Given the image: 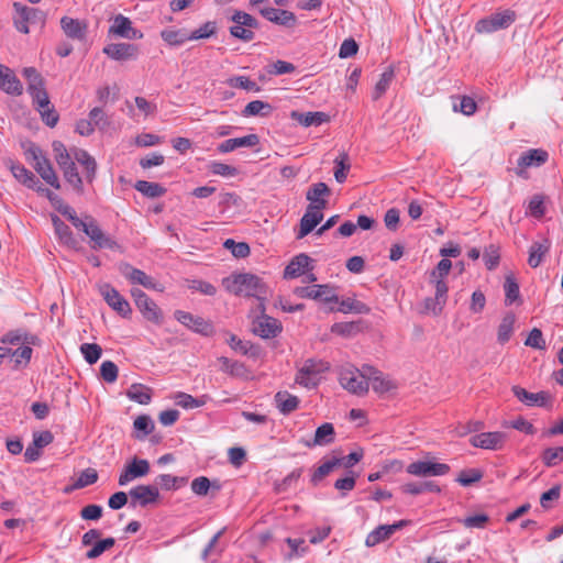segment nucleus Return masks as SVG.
<instances>
[{"label":"nucleus","instance_id":"f257e3e1","mask_svg":"<svg viewBox=\"0 0 563 563\" xmlns=\"http://www.w3.org/2000/svg\"><path fill=\"white\" fill-rule=\"evenodd\" d=\"M225 284L227 289L236 296L255 297L260 301L258 308L265 311L264 299L267 290L258 276L250 273L238 274L227 279Z\"/></svg>","mask_w":563,"mask_h":563},{"label":"nucleus","instance_id":"f03ea898","mask_svg":"<svg viewBox=\"0 0 563 563\" xmlns=\"http://www.w3.org/2000/svg\"><path fill=\"white\" fill-rule=\"evenodd\" d=\"M341 386L356 396H365L368 393V373L365 365L360 369L353 365L343 366L339 373Z\"/></svg>","mask_w":563,"mask_h":563},{"label":"nucleus","instance_id":"7ed1b4c3","mask_svg":"<svg viewBox=\"0 0 563 563\" xmlns=\"http://www.w3.org/2000/svg\"><path fill=\"white\" fill-rule=\"evenodd\" d=\"M25 156L27 161L32 162L33 168L45 183L55 189L60 188V183L49 159L36 144L30 143L25 148Z\"/></svg>","mask_w":563,"mask_h":563},{"label":"nucleus","instance_id":"20e7f679","mask_svg":"<svg viewBox=\"0 0 563 563\" xmlns=\"http://www.w3.org/2000/svg\"><path fill=\"white\" fill-rule=\"evenodd\" d=\"M131 296L144 319L157 325L163 323L164 313L162 309L143 290L133 288L131 289Z\"/></svg>","mask_w":563,"mask_h":563},{"label":"nucleus","instance_id":"39448f33","mask_svg":"<svg viewBox=\"0 0 563 563\" xmlns=\"http://www.w3.org/2000/svg\"><path fill=\"white\" fill-rule=\"evenodd\" d=\"M233 25L230 27V34L244 42L254 38V30L258 27V22L251 14L243 11H235L231 16Z\"/></svg>","mask_w":563,"mask_h":563},{"label":"nucleus","instance_id":"423d86ee","mask_svg":"<svg viewBox=\"0 0 563 563\" xmlns=\"http://www.w3.org/2000/svg\"><path fill=\"white\" fill-rule=\"evenodd\" d=\"M515 11L507 9L477 21L475 24V31L477 33H493L507 29L515 22Z\"/></svg>","mask_w":563,"mask_h":563},{"label":"nucleus","instance_id":"0eeeda50","mask_svg":"<svg viewBox=\"0 0 563 563\" xmlns=\"http://www.w3.org/2000/svg\"><path fill=\"white\" fill-rule=\"evenodd\" d=\"M514 396L528 407L551 408L553 396L545 390L530 393L526 388L515 385L511 387Z\"/></svg>","mask_w":563,"mask_h":563},{"label":"nucleus","instance_id":"6e6552de","mask_svg":"<svg viewBox=\"0 0 563 563\" xmlns=\"http://www.w3.org/2000/svg\"><path fill=\"white\" fill-rule=\"evenodd\" d=\"M120 273L133 285H141L147 289L163 291V286L157 283L153 277L148 276L145 272L134 268L129 263H121L119 266Z\"/></svg>","mask_w":563,"mask_h":563},{"label":"nucleus","instance_id":"1a4fd4ad","mask_svg":"<svg viewBox=\"0 0 563 563\" xmlns=\"http://www.w3.org/2000/svg\"><path fill=\"white\" fill-rule=\"evenodd\" d=\"M99 291L104 301L121 317L129 318L132 313L129 301L111 285L103 284L99 287Z\"/></svg>","mask_w":563,"mask_h":563},{"label":"nucleus","instance_id":"9d476101","mask_svg":"<svg viewBox=\"0 0 563 563\" xmlns=\"http://www.w3.org/2000/svg\"><path fill=\"white\" fill-rule=\"evenodd\" d=\"M151 465L147 460L144 459H132L122 470L119 475V486H126L134 479L146 476L150 473Z\"/></svg>","mask_w":563,"mask_h":563},{"label":"nucleus","instance_id":"9b49d317","mask_svg":"<svg viewBox=\"0 0 563 563\" xmlns=\"http://www.w3.org/2000/svg\"><path fill=\"white\" fill-rule=\"evenodd\" d=\"M85 234L89 236L91 249L93 250L109 249L121 251L118 242L106 234L95 219H90V224H88Z\"/></svg>","mask_w":563,"mask_h":563},{"label":"nucleus","instance_id":"f8f14e48","mask_svg":"<svg viewBox=\"0 0 563 563\" xmlns=\"http://www.w3.org/2000/svg\"><path fill=\"white\" fill-rule=\"evenodd\" d=\"M174 317L179 323L196 333L206 336L212 333V324L200 316H195L184 310H176Z\"/></svg>","mask_w":563,"mask_h":563},{"label":"nucleus","instance_id":"ddd939ff","mask_svg":"<svg viewBox=\"0 0 563 563\" xmlns=\"http://www.w3.org/2000/svg\"><path fill=\"white\" fill-rule=\"evenodd\" d=\"M507 441V434L501 431L482 432L473 435L470 443L484 450H500Z\"/></svg>","mask_w":563,"mask_h":563},{"label":"nucleus","instance_id":"4468645a","mask_svg":"<svg viewBox=\"0 0 563 563\" xmlns=\"http://www.w3.org/2000/svg\"><path fill=\"white\" fill-rule=\"evenodd\" d=\"M406 471L415 476H442L450 472V466L445 463L417 461L410 463Z\"/></svg>","mask_w":563,"mask_h":563},{"label":"nucleus","instance_id":"2eb2a0df","mask_svg":"<svg viewBox=\"0 0 563 563\" xmlns=\"http://www.w3.org/2000/svg\"><path fill=\"white\" fill-rule=\"evenodd\" d=\"M261 311L262 314L253 321V333L263 339L277 336L282 332L280 322L277 319L265 314L263 310Z\"/></svg>","mask_w":563,"mask_h":563},{"label":"nucleus","instance_id":"dca6fc26","mask_svg":"<svg viewBox=\"0 0 563 563\" xmlns=\"http://www.w3.org/2000/svg\"><path fill=\"white\" fill-rule=\"evenodd\" d=\"M132 507H146L155 504L159 498L158 487L155 485H139L129 492Z\"/></svg>","mask_w":563,"mask_h":563},{"label":"nucleus","instance_id":"f3484780","mask_svg":"<svg viewBox=\"0 0 563 563\" xmlns=\"http://www.w3.org/2000/svg\"><path fill=\"white\" fill-rule=\"evenodd\" d=\"M103 53L118 62L134 60L139 57V47L131 43H111L103 47Z\"/></svg>","mask_w":563,"mask_h":563},{"label":"nucleus","instance_id":"a211bd4d","mask_svg":"<svg viewBox=\"0 0 563 563\" xmlns=\"http://www.w3.org/2000/svg\"><path fill=\"white\" fill-rule=\"evenodd\" d=\"M23 76L27 80V91L32 97V101H46L47 92L41 74L34 67H26L23 69Z\"/></svg>","mask_w":563,"mask_h":563},{"label":"nucleus","instance_id":"6ab92c4d","mask_svg":"<svg viewBox=\"0 0 563 563\" xmlns=\"http://www.w3.org/2000/svg\"><path fill=\"white\" fill-rule=\"evenodd\" d=\"M13 9V23L15 29L23 34H27L30 32L29 23L35 20L40 11L35 8H30L20 2H14Z\"/></svg>","mask_w":563,"mask_h":563},{"label":"nucleus","instance_id":"aec40b11","mask_svg":"<svg viewBox=\"0 0 563 563\" xmlns=\"http://www.w3.org/2000/svg\"><path fill=\"white\" fill-rule=\"evenodd\" d=\"M408 525L407 520H399L393 525H382L369 532L365 539L366 547H375L388 540L396 531Z\"/></svg>","mask_w":563,"mask_h":563},{"label":"nucleus","instance_id":"412c9836","mask_svg":"<svg viewBox=\"0 0 563 563\" xmlns=\"http://www.w3.org/2000/svg\"><path fill=\"white\" fill-rule=\"evenodd\" d=\"M109 33L128 40H141L143 33L132 26L129 18L118 14L109 29Z\"/></svg>","mask_w":563,"mask_h":563},{"label":"nucleus","instance_id":"4be33fe9","mask_svg":"<svg viewBox=\"0 0 563 563\" xmlns=\"http://www.w3.org/2000/svg\"><path fill=\"white\" fill-rule=\"evenodd\" d=\"M60 27L65 35L75 41H85L88 31V24L79 19L63 16L60 19Z\"/></svg>","mask_w":563,"mask_h":563},{"label":"nucleus","instance_id":"5701e85b","mask_svg":"<svg viewBox=\"0 0 563 563\" xmlns=\"http://www.w3.org/2000/svg\"><path fill=\"white\" fill-rule=\"evenodd\" d=\"M323 219V213L318 206H308L305 214L300 219V228L297 239H302L308 235Z\"/></svg>","mask_w":563,"mask_h":563},{"label":"nucleus","instance_id":"b1692460","mask_svg":"<svg viewBox=\"0 0 563 563\" xmlns=\"http://www.w3.org/2000/svg\"><path fill=\"white\" fill-rule=\"evenodd\" d=\"M365 372L368 373V385L375 393L384 395L397 388V385L391 379L383 376V374L373 366L365 365Z\"/></svg>","mask_w":563,"mask_h":563},{"label":"nucleus","instance_id":"393cba45","mask_svg":"<svg viewBox=\"0 0 563 563\" xmlns=\"http://www.w3.org/2000/svg\"><path fill=\"white\" fill-rule=\"evenodd\" d=\"M0 89L11 96H20L23 87L12 69L0 65Z\"/></svg>","mask_w":563,"mask_h":563},{"label":"nucleus","instance_id":"a878e982","mask_svg":"<svg viewBox=\"0 0 563 563\" xmlns=\"http://www.w3.org/2000/svg\"><path fill=\"white\" fill-rule=\"evenodd\" d=\"M260 13L268 21L278 25L290 27L297 22L296 15L288 10L264 7L260 9Z\"/></svg>","mask_w":563,"mask_h":563},{"label":"nucleus","instance_id":"bb28decb","mask_svg":"<svg viewBox=\"0 0 563 563\" xmlns=\"http://www.w3.org/2000/svg\"><path fill=\"white\" fill-rule=\"evenodd\" d=\"M311 258L307 254H299L295 256L290 263L286 266L284 272L285 278H297L305 275L308 271H312L310 267Z\"/></svg>","mask_w":563,"mask_h":563},{"label":"nucleus","instance_id":"cd10ccee","mask_svg":"<svg viewBox=\"0 0 563 563\" xmlns=\"http://www.w3.org/2000/svg\"><path fill=\"white\" fill-rule=\"evenodd\" d=\"M290 118L302 126H319L330 120V117L321 111L299 112L291 111Z\"/></svg>","mask_w":563,"mask_h":563},{"label":"nucleus","instance_id":"c85d7f7f","mask_svg":"<svg viewBox=\"0 0 563 563\" xmlns=\"http://www.w3.org/2000/svg\"><path fill=\"white\" fill-rule=\"evenodd\" d=\"M260 143V137L256 134H249L242 137L229 139L219 144L218 151L220 153H229L240 147H253Z\"/></svg>","mask_w":563,"mask_h":563},{"label":"nucleus","instance_id":"c756f323","mask_svg":"<svg viewBox=\"0 0 563 563\" xmlns=\"http://www.w3.org/2000/svg\"><path fill=\"white\" fill-rule=\"evenodd\" d=\"M549 158L547 151L542 148H532L520 155L518 158V166L521 168L539 167L543 165Z\"/></svg>","mask_w":563,"mask_h":563},{"label":"nucleus","instance_id":"7c9ffc66","mask_svg":"<svg viewBox=\"0 0 563 563\" xmlns=\"http://www.w3.org/2000/svg\"><path fill=\"white\" fill-rule=\"evenodd\" d=\"M8 167L11 170L13 177L25 187L35 188V185L38 184L36 176L31 170L25 168L24 165L9 161Z\"/></svg>","mask_w":563,"mask_h":563},{"label":"nucleus","instance_id":"2f4dec72","mask_svg":"<svg viewBox=\"0 0 563 563\" xmlns=\"http://www.w3.org/2000/svg\"><path fill=\"white\" fill-rule=\"evenodd\" d=\"M330 189L324 183L313 184L307 191L306 198L310 201L309 206H318V209L323 210L327 206V200L323 196H329Z\"/></svg>","mask_w":563,"mask_h":563},{"label":"nucleus","instance_id":"473e14b6","mask_svg":"<svg viewBox=\"0 0 563 563\" xmlns=\"http://www.w3.org/2000/svg\"><path fill=\"white\" fill-rule=\"evenodd\" d=\"M33 104L46 125L53 128L57 124L59 115L54 106H52L48 95L46 96V101L33 100Z\"/></svg>","mask_w":563,"mask_h":563},{"label":"nucleus","instance_id":"72a5a7b5","mask_svg":"<svg viewBox=\"0 0 563 563\" xmlns=\"http://www.w3.org/2000/svg\"><path fill=\"white\" fill-rule=\"evenodd\" d=\"M551 243L548 239H541L539 241H534L529 249V257L528 264L536 268L538 267L544 255L549 252Z\"/></svg>","mask_w":563,"mask_h":563},{"label":"nucleus","instance_id":"f704fd0d","mask_svg":"<svg viewBox=\"0 0 563 563\" xmlns=\"http://www.w3.org/2000/svg\"><path fill=\"white\" fill-rule=\"evenodd\" d=\"M334 427L330 422H325L317 428L312 442H307V446H324L334 441Z\"/></svg>","mask_w":563,"mask_h":563},{"label":"nucleus","instance_id":"c9c22d12","mask_svg":"<svg viewBox=\"0 0 563 563\" xmlns=\"http://www.w3.org/2000/svg\"><path fill=\"white\" fill-rule=\"evenodd\" d=\"M299 402V398L288 391H278L275 395L276 407L283 415H289L295 411L298 408Z\"/></svg>","mask_w":563,"mask_h":563},{"label":"nucleus","instance_id":"e433bc0d","mask_svg":"<svg viewBox=\"0 0 563 563\" xmlns=\"http://www.w3.org/2000/svg\"><path fill=\"white\" fill-rule=\"evenodd\" d=\"M126 397L140 405H147L152 400V389L143 384H132L126 390Z\"/></svg>","mask_w":563,"mask_h":563},{"label":"nucleus","instance_id":"4c0bfd02","mask_svg":"<svg viewBox=\"0 0 563 563\" xmlns=\"http://www.w3.org/2000/svg\"><path fill=\"white\" fill-rule=\"evenodd\" d=\"M74 157L84 167L86 179L91 183L97 172L96 159L85 150H77Z\"/></svg>","mask_w":563,"mask_h":563},{"label":"nucleus","instance_id":"58836bf2","mask_svg":"<svg viewBox=\"0 0 563 563\" xmlns=\"http://www.w3.org/2000/svg\"><path fill=\"white\" fill-rule=\"evenodd\" d=\"M66 181L79 194L84 191L82 179L78 174L77 167L73 161L59 166Z\"/></svg>","mask_w":563,"mask_h":563},{"label":"nucleus","instance_id":"ea45409f","mask_svg":"<svg viewBox=\"0 0 563 563\" xmlns=\"http://www.w3.org/2000/svg\"><path fill=\"white\" fill-rule=\"evenodd\" d=\"M174 400L179 407L184 409H194L205 406L209 400V396L202 395L199 398H195L189 394L178 391L175 394Z\"/></svg>","mask_w":563,"mask_h":563},{"label":"nucleus","instance_id":"a19ab883","mask_svg":"<svg viewBox=\"0 0 563 563\" xmlns=\"http://www.w3.org/2000/svg\"><path fill=\"white\" fill-rule=\"evenodd\" d=\"M401 492L409 495H419L426 492L440 493V486L433 481L420 483H407L400 487Z\"/></svg>","mask_w":563,"mask_h":563},{"label":"nucleus","instance_id":"79ce46f5","mask_svg":"<svg viewBox=\"0 0 563 563\" xmlns=\"http://www.w3.org/2000/svg\"><path fill=\"white\" fill-rule=\"evenodd\" d=\"M52 222L54 225L55 234L59 239V241L66 245L73 246L76 241L73 236V232L69 227L59 219L56 214L52 216Z\"/></svg>","mask_w":563,"mask_h":563},{"label":"nucleus","instance_id":"37998d69","mask_svg":"<svg viewBox=\"0 0 563 563\" xmlns=\"http://www.w3.org/2000/svg\"><path fill=\"white\" fill-rule=\"evenodd\" d=\"M190 34L186 30L165 29L161 32V37L170 46H180L187 41H191Z\"/></svg>","mask_w":563,"mask_h":563},{"label":"nucleus","instance_id":"c03bdc74","mask_svg":"<svg viewBox=\"0 0 563 563\" xmlns=\"http://www.w3.org/2000/svg\"><path fill=\"white\" fill-rule=\"evenodd\" d=\"M516 318L514 313H507L499 327L497 332V340L499 343L505 344L508 342L511 338L512 331H514V324H515Z\"/></svg>","mask_w":563,"mask_h":563},{"label":"nucleus","instance_id":"a18cd8bd","mask_svg":"<svg viewBox=\"0 0 563 563\" xmlns=\"http://www.w3.org/2000/svg\"><path fill=\"white\" fill-rule=\"evenodd\" d=\"M339 307L336 308V311L343 312V313H367L369 312V308L362 301L356 300L354 298H346L339 300Z\"/></svg>","mask_w":563,"mask_h":563},{"label":"nucleus","instance_id":"49530a36","mask_svg":"<svg viewBox=\"0 0 563 563\" xmlns=\"http://www.w3.org/2000/svg\"><path fill=\"white\" fill-rule=\"evenodd\" d=\"M136 431L135 438L139 440L145 439L154 430V422L147 415L139 416L133 422Z\"/></svg>","mask_w":563,"mask_h":563},{"label":"nucleus","instance_id":"de8ad7c7","mask_svg":"<svg viewBox=\"0 0 563 563\" xmlns=\"http://www.w3.org/2000/svg\"><path fill=\"white\" fill-rule=\"evenodd\" d=\"M135 189L148 198H157L166 192V189L157 183L139 180L135 184Z\"/></svg>","mask_w":563,"mask_h":563},{"label":"nucleus","instance_id":"09e8293b","mask_svg":"<svg viewBox=\"0 0 563 563\" xmlns=\"http://www.w3.org/2000/svg\"><path fill=\"white\" fill-rule=\"evenodd\" d=\"M395 77V73L393 68L386 69L379 77L378 81L376 82L374 90L372 92L373 100H378L382 98V96L386 92L389 85L391 84L393 79Z\"/></svg>","mask_w":563,"mask_h":563},{"label":"nucleus","instance_id":"8fccbe9b","mask_svg":"<svg viewBox=\"0 0 563 563\" xmlns=\"http://www.w3.org/2000/svg\"><path fill=\"white\" fill-rule=\"evenodd\" d=\"M541 461L547 467H554L563 462V446L547 448L541 453Z\"/></svg>","mask_w":563,"mask_h":563},{"label":"nucleus","instance_id":"3c124183","mask_svg":"<svg viewBox=\"0 0 563 563\" xmlns=\"http://www.w3.org/2000/svg\"><path fill=\"white\" fill-rule=\"evenodd\" d=\"M272 112V106L267 102H264L262 100H254L249 102L244 110L242 111V114L244 117H255V115H268Z\"/></svg>","mask_w":563,"mask_h":563},{"label":"nucleus","instance_id":"603ef678","mask_svg":"<svg viewBox=\"0 0 563 563\" xmlns=\"http://www.w3.org/2000/svg\"><path fill=\"white\" fill-rule=\"evenodd\" d=\"M229 345L236 352L243 355L256 356L257 347L249 341H242L236 335L232 334L228 340Z\"/></svg>","mask_w":563,"mask_h":563},{"label":"nucleus","instance_id":"864d4df0","mask_svg":"<svg viewBox=\"0 0 563 563\" xmlns=\"http://www.w3.org/2000/svg\"><path fill=\"white\" fill-rule=\"evenodd\" d=\"M342 460H338V457H334L330 461L324 462L321 464L312 474L311 482L316 485L320 481H322L327 475H329L334 467L341 465Z\"/></svg>","mask_w":563,"mask_h":563},{"label":"nucleus","instance_id":"5fc2aeb1","mask_svg":"<svg viewBox=\"0 0 563 563\" xmlns=\"http://www.w3.org/2000/svg\"><path fill=\"white\" fill-rule=\"evenodd\" d=\"M89 119L92 122L93 128H97L101 131H106L111 124L109 117L106 114L102 108L99 107H95L90 110Z\"/></svg>","mask_w":563,"mask_h":563},{"label":"nucleus","instance_id":"6e6d98bb","mask_svg":"<svg viewBox=\"0 0 563 563\" xmlns=\"http://www.w3.org/2000/svg\"><path fill=\"white\" fill-rule=\"evenodd\" d=\"M505 290V303L507 306L511 305L516 300L519 299L520 291L519 285L512 276H507L504 284Z\"/></svg>","mask_w":563,"mask_h":563},{"label":"nucleus","instance_id":"4d7b16f0","mask_svg":"<svg viewBox=\"0 0 563 563\" xmlns=\"http://www.w3.org/2000/svg\"><path fill=\"white\" fill-rule=\"evenodd\" d=\"M329 369V364L321 360L309 358L307 360L302 367L298 371L303 374H311L318 377L319 374Z\"/></svg>","mask_w":563,"mask_h":563},{"label":"nucleus","instance_id":"13d9d810","mask_svg":"<svg viewBox=\"0 0 563 563\" xmlns=\"http://www.w3.org/2000/svg\"><path fill=\"white\" fill-rule=\"evenodd\" d=\"M155 481L163 489L170 490L185 485L187 479L185 477L173 476L170 474H162L157 476Z\"/></svg>","mask_w":563,"mask_h":563},{"label":"nucleus","instance_id":"bf43d9fd","mask_svg":"<svg viewBox=\"0 0 563 563\" xmlns=\"http://www.w3.org/2000/svg\"><path fill=\"white\" fill-rule=\"evenodd\" d=\"M80 352L84 355L85 361L92 365L100 358L102 349L96 343H84L80 345Z\"/></svg>","mask_w":563,"mask_h":563},{"label":"nucleus","instance_id":"052dcab7","mask_svg":"<svg viewBox=\"0 0 563 563\" xmlns=\"http://www.w3.org/2000/svg\"><path fill=\"white\" fill-rule=\"evenodd\" d=\"M219 363L221 364V371L233 375V376H241L243 375L245 367L242 363L232 361L225 356H221L218 358Z\"/></svg>","mask_w":563,"mask_h":563},{"label":"nucleus","instance_id":"680f3d73","mask_svg":"<svg viewBox=\"0 0 563 563\" xmlns=\"http://www.w3.org/2000/svg\"><path fill=\"white\" fill-rule=\"evenodd\" d=\"M115 544L114 538H106L101 541H98L93 544V547L87 551L86 558L87 559H97L99 558L104 551L111 549Z\"/></svg>","mask_w":563,"mask_h":563},{"label":"nucleus","instance_id":"e2e57ef3","mask_svg":"<svg viewBox=\"0 0 563 563\" xmlns=\"http://www.w3.org/2000/svg\"><path fill=\"white\" fill-rule=\"evenodd\" d=\"M227 84L233 88H240L249 91H258L260 87L255 81L251 80L246 76H235L227 80Z\"/></svg>","mask_w":563,"mask_h":563},{"label":"nucleus","instance_id":"0e129e2a","mask_svg":"<svg viewBox=\"0 0 563 563\" xmlns=\"http://www.w3.org/2000/svg\"><path fill=\"white\" fill-rule=\"evenodd\" d=\"M482 477H483L482 471H479L477 468H471V470L462 471L459 474L456 482L460 485L466 487V486H471L474 483L479 482L482 479Z\"/></svg>","mask_w":563,"mask_h":563},{"label":"nucleus","instance_id":"69168bd1","mask_svg":"<svg viewBox=\"0 0 563 563\" xmlns=\"http://www.w3.org/2000/svg\"><path fill=\"white\" fill-rule=\"evenodd\" d=\"M349 156L347 154L343 153L338 157L335 163V170H334V177L335 180L340 184L344 183L346 179L347 170L350 169V164L347 163Z\"/></svg>","mask_w":563,"mask_h":563},{"label":"nucleus","instance_id":"338daca9","mask_svg":"<svg viewBox=\"0 0 563 563\" xmlns=\"http://www.w3.org/2000/svg\"><path fill=\"white\" fill-rule=\"evenodd\" d=\"M118 366L112 361H104L100 366V375L102 379L109 384H112L118 378Z\"/></svg>","mask_w":563,"mask_h":563},{"label":"nucleus","instance_id":"774afa93","mask_svg":"<svg viewBox=\"0 0 563 563\" xmlns=\"http://www.w3.org/2000/svg\"><path fill=\"white\" fill-rule=\"evenodd\" d=\"M217 31V24L213 21H208L205 24H202L199 29L192 31L190 34L191 41L194 40H201V38H208L216 34Z\"/></svg>","mask_w":563,"mask_h":563}]
</instances>
